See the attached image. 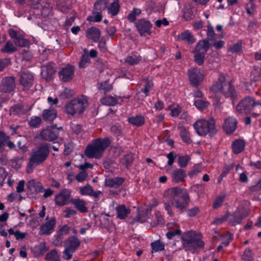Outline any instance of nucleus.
Instances as JSON below:
<instances>
[{
  "label": "nucleus",
  "instance_id": "f257e3e1",
  "mask_svg": "<svg viewBox=\"0 0 261 261\" xmlns=\"http://www.w3.org/2000/svg\"><path fill=\"white\" fill-rule=\"evenodd\" d=\"M164 196H168L170 199L169 200L164 201V204L165 210L171 217L173 216L172 206L180 213L187 212L188 216L191 217H195L200 212L199 207L197 206L186 210L191 200L187 190L185 188L178 186L170 188L165 191Z\"/></svg>",
  "mask_w": 261,
  "mask_h": 261
},
{
  "label": "nucleus",
  "instance_id": "f03ea898",
  "mask_svg": "<svg viewBox=\"0 0 261 261\" xmlns=\"http://www.w3.org/2000/svg\"><path fill=\"white\" fill-rule=\"evenodd\" d=\"M211 91L216 94L221 93L225 98L230 99L233 106L238 98L239 92L236 90L231 80L228 79V75L223 73L219 74L218 81L212 85Z\"/></svg>",
  "mask_w": 261,
  "mask_h": 261
},
{
  "label": "nucleus",
  "instance_id": "7ed1b4c3",
  "mask_svg": "<svg viewBox=\"0 0 261 261\" xmlns=\"http://www.w3.org/2000/svg\"><path fill=\"white\" fill-rule=\"evenodd\" d=\"M183 248L192 253H198L204 249L205 243L200 233L194 231L185 232L181 237Z\"/></svg>",
  "mask_w": 261,
  "mask_h": 261
},
{
  "label": "nucleus",
  "instance_id": "20e7f679",
  "mask_svg": "<svg viewBox=\"0 0 261 261\" xmlns=\"http://www.w3.org/2000/svg\"><path fill=\"white\" fill-rule=\"evenodd\" d=\"M49 147L47 143L40 144L33 148L27 165V172H30L29 168L34 169L38 165L45 162L49 154Z\"/></svg>",
  "mask_w": 261,
  "mask_h": 261
},
{
  "label": "nucleus",
  "instance_id": "39448f33",
  "mask_svg": "<svg viewBox=\"0 0 261 261\" xmlns=\"http://www.w3.org/2000/svg\"><path fill=\"white\" fill-rule=\"evenodd\" d=\"M111 142L108 137L95 139L92 140L91 144L87 145L85 154L90 159H99L102 156L103 151L110 146Z\"/></svg>",
  "mask_w": 261,
  "mask_h": 261
},
{
  "label": "nucleus",
  "instance_id": "423d86ee",
  "mask_svg": "<svg viewBox=\"0 0 261 261\" xmlns=\"http://www.w3.org/2000/svg\"><path fill=\"white\" fill-rule=\"evenodd\" d=\"M215 124L214 118L210 117L207 120H198L194 123L193 126L199 135L205 136L208 134L212 138L217 133Z\"/></svg>",
  "mask_w": 261,
  "mask_h": 261
},
{
  "label": "nucleus",
  "instance_id": "0eeeda50",
  "mask_svg": "<svg viewBox=\"0 0 261 261\" xmlns=\"http://www.w3.org/2000/svg\"><path fill=\"white\" fill-rule=\"evenodd\" d=\"M87 103V100L84 97L73 99L65 105L66 113L72 116L75 114H82L85 110Z\"/></svg>",
  "mask_w": 261,
  "mask_h": 261
},
{
  "label": "nucleus",
  "instance_id": "6e6552de",
  "mask_svg": "<svg viewBox=\"0 0 261 261\" xmlns=\"http://www.w3.org/2000/svg\"><path fill=\"white\" fill-rule=\"evenodd\" d=\"M216 41V34L214 32L213 27L211 24H209L207 27L206 38V39L200 40L196 45V51H201L202 49L205 51H207L209 49L211 43L210 42H214Z\"/></svg>",
  "mask_w": 261,
  "mask_h": 261
},
{
  "label": "nucleus",
  "instance_id": "1a4fd4ad",
  "mask_svg": "<svg viewBox=\"0 0 261 261\" xmlns=\"http://www.w3.org/2000/svg\"><path fill=\"white\" fill-rule=\"evenodd\" d=\"M249 213V210L244 206L238 207L232 214L229 212V224L231 226L240 224L242 221L248 216Z\"/></svg>",
  "mask_w": 261,
  "mask_h": 261
},
{
  "label": "nucleus",
  "instance_id": "9d476101",
  "mask_svg": "<svg viewBox=\"0 0 261 261\" xmlns=\"http://www.w3.org/2000/svg\"><path fill=\"white\" fill-rule=\"evenodd\" d=\"M63 129L62 126L57 127L56 124L51 125L41 132V138L45 141H53L58 138L59 130H62Z\"/></svg>",
  "mask_w": 261,
  "mask_h": 261
},
{
  "label": "nucleus",
  "instance_id": "9b49d317",
  "mask_svg": "<svg viewBox=\"0 0 261 261\" xmlns=\"http://www.w3.org/2000/svg\"><path fill=\"white\" fill-rule=\"evenodd\" d=\"M254 98L251 96H247L243 98L237 105L236 109L240 113L248 114L254 108Z\"/></svg>",
  "mask_w": 261,
  "mask_h": 261
},
{
  "label": "nucleus",
  "instance_id": "f8f14e48",
  "mask_svg": "<svg viewBox=\"0 0 261 261\" xmlns=\"http://www.w3.org/2000/svg\"><path fill=\"white\" fill-rule=\"evenodd\" d=\"M135 26L141 36L150 35L151 34V29L152 25L149 20L144 18L139 19L135 23Z\"/></svg>",
  "mask_w": 261,
  "mask_h": 261
},
{
  "label": "nucleus",
  "instance_id": "ddd939ff",
  "mask_svg": "<svg viewBox=\"0 0 261 261\" xmlns=\"http://www.w3.org/2000/svg\"><path fill=\"white\" fill-rule=\"evenodd\" d=\"M34 80V75L30 71H23L19 74V83L23 86L24 90L30 89L33 85Z\"/></svg>",
  "mask_w": 261,
  "mask_h": 261
},
{
  "label": "nucleus",
  "instance_id": "4468645a",
  "mask_svg": "<svg viewBox=\"0 0 261 261\" xmlns=\"http://www.w3.org/2000/svg\"><path fill=\"white\" fill-rule=\"evenodd\" d=\"M54 66L55 64L53 62H49L46 64H42L41 66V75L42 77L47 81L51 80L56 72Z\"/></svg>",
  "mask_w": 261,
  "mask_h": 261
},
{
  "label": "nucleus",
  "instance_id": "2eb2a0df",
  "mask_svg": "<svg viewBox=\"0 0 261 261\" xmlns=\"http://www.w3.org/2000/svg\"><path fill=\"white\" fill-rule=\"evenodd\" d=\"M189 80L192 87L195 88L201 85L203 80V75L197 69H192L188 71Z\"/></svg>",
  "mask_w": 261,
  "mask_h": 261
},
{
  "label": "nucleus",
  "instance_id": "dca6fc26",
  "mask_svg": "<svg viewBox=\"0 0 261 261\" xmlns=\"http://www.w3.org/2000/svg\"><path fill=\"white\" fill-rule=\"evenodd\" d=\"M74 67L70 64L63 67L59 72L60 79L64 82H68L73 78Z\"/></svg>",
  "mask_w": 261,
  "mask_h": 261
},
{
  "label": "nucleus",
  "instance_id": "f3484780",
  "mask_svg": "<svg viewBox=\"0 0 261 261\" xmlns=\"http://www.w3.org/2000/svg\"><path fill=\"white\" fill-rule=\"evenodd\" d=\"M71 191L64 189L57 194L55 198L56 205L63 206L67 204L71 196Z\"/></svg>",
  "mask_w": 261,
  "mask_h": 261
},
{
  "label": "nucleus",
  "instance_id": "a211bd4d",
  "mask_svg": "<svg viewBox=\"0 0 261 261\" xmlns=\"http://www.w3.org/2000/svg\"><path fill=\"white\" fill-rule=\"evenodd\" d=\"M15 79L14 76H6L2 80L1 88L5 93L11 92L15 88Z\"/></svg>",
  "mask_w": 261,
  "mask_h": 261
},
{
  "label": "nucleus",
  "instance_id": "6ab92c4d",
  "mask_svg": "<svg viewBox=\"0 0 261 261\" xmlns=\"http://www.w3.org/2000/svg\"><path fill=\"white\" fill-rule=\"evenodd\" d=\"M56 224V219L55 217L51 218L49 221L45 222L40 226L39 232L40 235H49L54 231Z\"/></svg>",
  "mask_w": 261,
  "mask_h": 261
},
{
  "label": "nucleus",
  "instance_id": "aec40b11",
  "mask_svg": "<svg viewBox=\"0 0 261 261\" xmlns=\"http://www.w3.org/2000/svg\"><path fill=\"white\" fill-rule=\"evenodd\" d=\"M237 124L238 121L236 118L229 117L224 120L223 129L226 134H231L236 129Z\"/></svg>",
  "mask_w": 261,
  "mask_h": 261
},
{
  "label": "nucleus",
  "instance_id": "412c9836",
  "mask_svg": "<svg viewBox=\"0 0 261 261\" xmlns=\"http://www.w3.org/2000/svg\"><path fill=\"white\" fill-rule=\"evenodd\" d=\"M125 178L121 177H109L106 178L105 184L106 187L117 189L123 184Z\"/></svg>",
  "mask_w": 261,
  "mask_h": 261
},
{
  "label": "nucleus",
  "instance_id": "4be33fe9",
  "mask_svg": "<svg viewBox=\"0 0 261 261\" xmlns=\"http://www.w3.org/2000/svg\"><path fill=\"white\" fill-rule=\"evenodd\" d=\"M186 177V172L181 168L174 170L171 174L172 181L175 183L184 181Z\"/></svg>",
  "mask_w": 261,
  "mask_h": 261
},
{
  "label": "nucleus",
  "instance_id": "5701e85b",
  "mask_svg": "<svg viewBox=\"0 0 261 261\" xmlns=\"http://www.w3.org/2000/svg\"><path fill=\"white\" fill-rule=\"evenodd\" d=\"M27 188L28 192L32 194H38L40 192H42L43 190L42 184L40 182H37L33 179L30 180L27 183Z\"/></svg>",
  "mask_w": 261,
  "mask_h": 261
},
{
  "label": "nucleus",
  "instance_id": "b1692460",
  "mask_svg": "<svg viewBox=\"0 0 261 261\" xmlns=\"http://www.w3.org/2000/svg\"><path fill=\"white\" fill-rule=\"evenodd\" d=\"M86 37L92 40L94 42H98L101 35L100 30L96 27H92L88 28L86 32Z\"/></svg>",
  "mask_w": 261,
  "mask_h": 261
},
{
  "label": "nucleus",
  "instance_id": "393cba45",
  "mask_svg": "<svg viewBox=\"0 0 261 261\" xmlns=\"http://www.w3.org/2000/svg\"><path fill=\"white\" fill-rule=\"evenodd\" d=\"M246 142L244 140L238 139L234 140L231 144L233 153L238 154L242 152L245 149Z\"/></svg>",
  "mask_w": 261,
  "mask_h": 261
},
{
  "label": "nucleus",
  "instance_id": "a878e982",
  "mask_svg": "<svg viewBox=\"0 0 261 261\" xmlns=\"http://www.w3.org/2000/svg\"><path fill=\"white\" fill-rule=\"evenodd\" d=\"M45 121H53L57 116V111L56 109L50 108L42 111L41 115Z\"/></svg>",
  "mask_w": 261,
  "mask_h": 261
},
{
  "label": "nucleus",
  "instance_id": "bb28decb",
  "mask_svg": "<svg viewBox=\"0 0 261 261\" xmlns=\"http://www.w3.org/2000/svg\"><path fill=\"white\" fill-rule=\"evenodd\" d=\"M70 202L73 204L74 207L80 213H86L87 212L86 203L84 200L80 198L71 199L70 200Z\"/></svg>",
  "mask_w": 261,
  "mask_h": 261
},
{
  "label": "nucleus",
  "instance_id": "cd10ccee",
  "mask_svg": "<svg viewBox=\"0 0 261 261\" xmlns=\"http://www.w3.org/2000/svg\"><path fill=\"white\" fill-rule=\"evenodd\" d=\"M117 217L119 219H125L130 213V210L124 204L119 205L116 207Z\"/></svg>",
  "mask_w": 261,
  "mask_h": 261
},
{
  "label": "nucleus",
  "instance_id": "c85d7f7f",
  "mask_svg": "<svg viewBox=\"0 0 261 261\" xmlns=\"http://www.w3.org/2000/svg\"><path fill=\"white\" fill-rule=\"evenodd\" d=\"M65 244L67 247L76 251L80 246L81 242L77 237L72 236L66 240Z\"/></svg>",
  "mask_w": 261,
  "mask_h": 261
},
{
  "label": "nucleus",
  "instance_id": "c756f323",
  "mask_svg": "<svg viewBox=\"0 0 261 261\" xmlns=\"http://www.w3.org/2000/svg\"><path fill=\"white\" fill-rule=\"evenodd\" d=\"M100 102L102 105H105L108 106H114L117 104H120L118 99L116 96H108L103 97L100 99Z\"/></svg>",
  "mask_w": 261,
  "mask_h": 261
},
{
  "label": "nucleus",
  "instance_id": "7c9ffc66",
  "mask_svg": "<svg viewBox=\"0 0 261 261\" xmlns=\"http://www.w3.org/2000/svg\"><path fill=\"white\" fill-rule=\"evenodd\" d=\"M48 250V247L46 246L45 242H41L38 245L34 247V255L36 257L41 256Z\"/></svg>",
  "mask_w": 261,
  "mask_h": 261
},
{
  "label": "nucleus",
  "instance_id": "2f4dec72",
  "mask_svg": "<svg viewBox=\"0 0 261 261\" xmlns=\"http://www.w3.org/2000/svg\"><path fill=\"white\" fill-rule=\"evenodd\" d=\"M201 52L200 51H196V47L195 48V50L192 51V53L195 54L194 56V60L195 62L199 66H201L203 65L204 62V59L205 57V53L207 51Z\"/></svg>",
  "mask_w": 261,
  "mask_h": 261
},
{
  "label": "nucleus",
  "instance_id": "473e14b6",
  "mask_svg": "<svg viewBox=\"0 0 261 261\" xmlns=\"http://www.w3.org/2000/svg\"><path fill=\"white\" fill-rule=\"evenodd\" d=\"M128 122L134 126L139 127L144 124L145 118L142 115H137L135 117L129 118L128 119Z\"/></svg>",
  "mask_w": 261,
  "mask_h": 261
},
{
  "label": "nucleus",
  "instance_id": "72a5a7b5",
  "mask_svg": "<svg viewBox=\"0 0 261 261\" xmlns=\"http://www.w3.org/2000/svg\"><path fill=\"white\" fill-rule=\"evenodd\" d=\"M179 39L186 41L188 44L194 43L196 40L194 36L189 31H185L181 33L178 37Z\"/></svg>",
  "mask_w": 261,
  "mask_h": 261
},
{
  "label": "nucleus",
  "instance_id": "f704fd0d",
  "mask_svg": "<svg viewBox=\"0 0 261 261\" xmlns=\"http://www.w3.org/2000/svg\"><path fill=\"white\" fill-rule=\"evenodd\" d=\"M133 162L134 157L132 153L125 155L120 161V163L127 169H129L131 167Z\"/></svg>",
  "mask_w": 261,
  "mask_h": 261
},
{
  "label": "nucleus",
  "instance_id": "c9c22d12",
  "mask_svg": "<svg viewBox=\"0 0 261 261\" xmlns=\"http://www.w3.org/2000/svg\"><path fill=\"white\" fill-rule=\"evenodd\" d=\"M180 128V136L182 140L187 144H190L192 142V141L190 137V133L186 129L184 126L179 127Z\"/></svg>",
  "mask_w": 261,
  "mask_h": 261
},
{
  "label": "nucleus",
  "instance_id": "e433bc0d",
  "mask_svg": "<svg viewBox=\"0 0 261 261\" xmlns=\"http://www.w3.org/2000/svg\"><path fill=\"white\" fill-rule=\"evenodd\" d=\"M250 78L254 82L261 80V67L258 66H254L251 72Z\"/></svg>",
  "mask_w": 261,
  "mask_h": 261
},
{
  "label": "nucleus",
  "instance_id": "4c0bfd02",
  "mask_svg": "<svg viewBox=\"0 0 261 261\" xmlns=\"http://www.w3.org/2000/svg\"><path fill=\"white\" fill-rule=\"evenodd\" d=\"M45 259L47 261H61L60 256L56 249H53L47 253Z\"/></svg>",
  "mask_w": 261,
  "mask_h": 261
},
{
  "label": "nucleus",
  "instance_id": "58836bf2",
  "mask_svg": "<svg viewBox=\"0 0 261 261\" xmlns=\"http://www.w3.org/2000/svg\"><path fill=\"white\" fill-rule=\"evenodd\" d=\"M119 9L120 6L119 4V1L115 0L110 4L108 8V13L112 16H115L118 13Z\"/></svg>",
  "mask_w": 261,
  "mask_h": 261
},
{
  "label": "nucleus",
  "instance_id": "ea45409f",
  "mask_svg": "<svg viewBox=\"0 0 261 261\" xmlns=\"http://www.w3.org/2000/svg\"><path fill=\"white\" fill-rule=\"evenodd\" d=\"M16 51H17V48L10 41H7L5 46L1 49V51L3 53H13Z\"/></svg>",
  "mask_w": 261,
  "mask_h": 261
},
{
  "label": "nucleus",
  "instance_id": "a19ab883",
  "mask_svg": "<svg viewBox=\"0 0 261 261\" xmlns=\"http://www.w3.org/2000/svg\"><path fill=\"white\" fill-rule=\"evenodd\" d=\"M107 4V0H97L94 4V9L96 11L102 12L106 10Z\"/></svg>",
  "mask_w": 261,
  "mask_h": 261
},
{
  "label": "nucleus",
  "instance_id": "79ce46f5",
  "mask_svg": "<svg viewBox=\"0 0 261 261\" xmlns=\"http://www.w3.org/2000/svg\"><path fill=\"white\" fill-rule=\"evenodd\" d=\"M142 59L140 56H137L134 54L133 56H129L126 58L125 62L130 65L137 64Z\"/></svg>",
  "mask_w": 261,
  "mask_h": 261
},
{
  "label": "nucleus",
  "instance_id": "37998d69",
  "mask_svg": "<svg viewBox=\"0 0 261 261\" xmlns=\"http://www.w3.org/2000/svg\"><path fill=\"white\" fill-rule=\"evenodd\" d=\"M90 62V59L87 49L84 50V54L82 56L81 59L79 63V67L80 68L86 67Z\"/></svg>",
  "mask_w": 261,
  "mask_h": 261
},
{
  "label": "nucleus",
  "instance_id": "c03bdc74",
  "mask_svg": "<svg viewBox=\"0 0 261 261\" xmlns=\"http://www.w3.org/2000/svg\"><path fill=\"white\" fill-rule=\"evenodd\" d=\"M228 51L232 54H238L242 51V42L241 40L238 41L236 43L230 46L228 49Z\"/></svg>",
  "mask_w": 261,
  "mask_h": 261
},
{
  "label": "nucleus",
  "instance_id": "a18cd8bd",
  "mask_svg": "<svg viewBox=\"0 0 261 261\" xmlns=\"http://www.w3.org/2000/svg\"><path fill=\"white\" fill-rule=\"evenodd\" d=\"M151 247L152 248L151 252H156L159 251H161L164 250V244L161 242L158 241H155L151 243Z\"/></svg>",
  "mask_w": 261,
  "mask_h": 261
},
{
  "label": "nucleus",
  "instance_id": "49530a36",
  "mask_svg": "<svg viewBox=\"0 0 261 261\" xmlns=\"http://www.w3.org/2000/svg\"><path fill=\"white\" fill-rule=\"evenodd\" d=\"M141 13L140 9L134 8L130 13L127 16V19L130 22H134L136 20L137 16L139 15Z\"/></svg>",
  "mask_w": 261,
  "mask_h": 261
},
{
  "label": "nucleus",
  "instance_id": "de8ad7c7",
  "mask_svg": "<svg viewBox=\"0 0 261 261\" xmlns=\"http://www.w3.org/2000/svg\"><path fill=\"white\" fill-rule=\"evenodd\" d=\"M194 105L198 110L202 111L208 107L210 103L207 100L197 99L194 101Z\"/></svg>",
  "mask_w": 261,
  "mask_h": 261
},
{
  "label": "nucleus",
  "instance_id": "09e8293b",
  "mask_svg": "<svg viewBox=\"0 0 261 261\" xmlns=\"http://www.w3.org/2000/svg\"><path fill=\"white\" fill-rule=\"evenodd\" d=\"M190 159V157L188 155H181L178 156V164L181 169L187 167Z\"/></svg>",
  "mask_w": 261,
  "mask_h": 261
},
{
  "label": "nucleus",
  "instance_id": "8fccbe9b",
  "mask_svg": "<svg viewBox=\"0 0 261 261\" xmlns=\"http://www.w3.org/2000/svg\"><path fill=\"white\" fill-rule=\"evenodd\" d=\"M93 16H89L87 17V20L91 22H100L102 20V16L101 12L97 11L93 12Z\"/></svg>",
  "mask_w": 261,
  "mask_h": 261
},
{
  "label": "nucleus",
  "instance_id": "3c124183",
  "mask_svg": "<svg viewBox=\"0 0 261 261\" xmlns=\"http://www.w3.org/2000/svg\"><path fill=\"white\" fill-rule=\"evenodd\" d=\"M153 83L151 81L147 80L144 85V87L141 89L139 93H144L145 94V97H146L149 95V92L153 88Z\"/></svg>",
  "mask_w": 261,
  "mask_h": 261
},
{
  "label": "nucleus",
  "instance_id": "603ef678",
  "mask_svg": "<svg viewBox=\"0 0 261 261\" xmlns=\"http://www.w3.org/2000/svg\"><path fill=\"white\" fill-rule=\"evenodd\" d=\"M41 123V118L39 116H33L29 122V125L34 128L38 127Z\"/></svg>",
  "mask_w": 261,
  "mask_h": 261
},
{
  "label": "nucleus",
  "instance_id": "864d4df0",
  "mask_svg": "<svg viewBox=\"0 0 261 261\" xmlns=\"http://www.w3.org/2000/svg\"><path fill=\"white\" fill-rule=\"evenodd\" d=\"M15 45L20 47H26L28 46L30 44V41L20 36L16 40H15L14 42Z\"/></svg>",
  "mask_w": 261,
  "mask_h": 261
},
{
  "label": "nucleus",
  "instance_id": "5fc2aeb1",
  "mask_svg": "<svg viewBox=\"0 0 261 261\" xmlns=\"http://www.w3.org/2000/svg\"><path fill=\"white\" fill-rule=\"evenodd\" d=\"M228 221L229 222V212H227L226 214L220 218H216L214 221L212 222V224L220 225L224 222Z\"/></svg>",
  "mask_w": 261,
  "mask_h": 261
},
{
  "label": "nucleus",
  "instance_id": "6e6d98bb",
  "mask_svg": "<svg viewBox=\"0 0 261 261\" xmlns=\"http://www.w3.org/2000/svg\"><path fill=\"white\" fill-rule=\"evenodd\" d=\"M192 191L196 193L198 196L204 193V186L203 184H196L191 187Z\"/></svg>",
  "mask_w": 261,
  "mask_h": 261
},
{
  "label": "nucleus",
  "instance_id": "4d7b16f0",
  "mask_svg": "<svg viewBox=\"0 0 261 261\" xmlns=\"http://www.w3.org/2000/svg\"><path fill=\"white\" fill-rule=\"evenodd\" d=\"M98 88L99 90H103L105 93H106L112 89V86L109 83V82L105 81L99 84Z\"/></svg>",
  "mask_w": 261,
  "mask_h": 261
},
{
  "label": "nucleus",
  "instance_id": "13d9d810",
  "mask_svg": "<svg viewBox=\"0 0 261 261\" xmlns=\"http://www.w3.org/2000/svg\"><path fill=\"white\" fill-rule=\"evenodd\" d=\"M242 259L244 261H253V257L252 255L251 250L249 248H247L244 250Z\"/></svg>",
  "mask_w": 261,
  "mask_h": 261
},
{
  "label": "nucleus",
  "instance_id": "bf43d9fd",
  "mask_svg": "<svg viewBox=\"0 0 261 261\" xmlns=\"http://www.w3.org/2000/svg\"><path fill=\"white\" fill-rule=\"evenodd\" d=\"M110 132L114 136L117 137L122 135V129L120 125H114L111 126Z\"/></svg>",
  "mask_w": 261,
  "mask_h": 261
},
{
  "label": "nucleus",
  "instance_id": "052dcab7",
  "mask_svg": "<svg viewBox=\"0 0 261 261\" xmlns=\"http://www.w3.org/2000/svg\"><path fill=\"white\" fill-rule=\"evenodd\" d=\"M11 64V59L6 58L0 59V72L2 71L5 68Z\"/></svg>",
  "mask_w": 261,
  "mask_h": 261
},
{
  "label": "nucleus",
  "instance_id": "680f3d73",
  "mask_svg": "<svg viewBox=\"0 0 261 261\" xmlns=\"http://www.w3.org/2000/svg\"><path fill=\"white\" fill-rule=\"evenodd\" d=\"M225 197V195H220L219 197H217L214 202L213 207L216 209L220 207L224 200Z\"/></svg>",
  "mask_w": 261,
  "mask_h": 261
},
{
  "label": "nucleus",
  "instance_id": "e2e57ef3",
  "mask_svg": "<svg viewBox=\"0 0 261 261\" xmlns=\"http://www.w3.org/2000/svg\"><path fill=\"white\" fill-rule=\"evenodd\" d=\"M92 190L93 188L89 185L80 188V192L82 195L90 196Z\"/></svg>",
  "mask_w": 261,
  "mask_h": 261
},
{
  "label": "nucleus",
  "instance_id": "0e129e2a",
  "mask_svg": "<svg viewBox=\"0 0 261 261\" xmlns=\"http://www.w3.org/2000/svg\"><path fill=\"white\" fill-rule=\"evenodd\" d=\"M233 240V234L227 232L224 236L222 244L225 246H227L230 244V242Z\"/></svg>",
  "mask_w": 261,
  "mask_h": 261
},
{
  "label": "nucleus",
  "instance_id": "69168bd1",
  "mask_svg": "<svg viewBox=\"0 0 261 261\" xmlns=\"http://www.w3.org/2000/svg\"><path fill=\"white\" fill-rule=\"evenodd\" d=\"M75 251V250L67 247L63 251L64 258L66 260L70 259L72 257V254Z\"/></svg>",
  "mask_w": 261,
  "mask_h": 261
},
{
  "label": "nucleus",
  "instance_id": "338daca9",
  "mask_svg": "<svg viewBox=\"0 0 261 261\" xmlns=\"http://www.w3.org/2000/svg\"><path fill=\"white\" fill-rule=\"evenodd\" d=\"M148 212V211H146L145 214H143L142 215L140 214V213H138L135 218V221L140 222L141 223L145 222L147 219V215Z\"/></svg>",
  "mask_w": 261,
  "mask_h": 261
},
{
  "label": "nucleus",
  "instance_id": "774afa93",
  "mask_svg": "<svg viewBox=\"0 0 261 261\" xmlns=\"http://www.w3.org/2000/svg\"><path fill=\"white\" fill-rule=\"evenodd\" d=\"M234 167V165L231 164L229 165H225L223 169L222 173L220 174V177L223 178L230 172V170Z\"/></svg>",
  "mask_w": 261,
  "mask_h": 261
}]
</instances>
